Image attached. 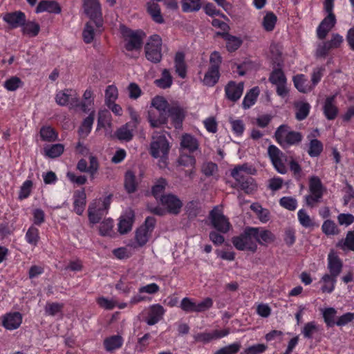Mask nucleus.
I'll return each instance as SVG.
<instances>
[{"instance_id":"obj_1","label":"nucleus","mask_w":354,"mask_h":354,"mask_svg":"<svg viewBox=\"0 0 354 354\" xmlns=\"http://www.w3.org/2000/svg\"><path fill=\"white\" fill-rule=\"evenodd\" d=\"M257 230L254 227H246L243 232L232 238L234 248L239 251L257 252L258 246L256 243Z\"/></svg>"},{"instance_id":"obj_2","label":"nucleus","mask_w":354,"mask_h":354,"mask_svg":"<svg viewBox=\"0 0 354 354\" xmlns=\"http://www.w3.org/2000/svg\"><path fill=\"white\" fill-rule=\"evenodd\" d=\"M274 138L282 148L286 149L299 145L303 140V135L301 132L289 130L286 124H281L277 129Z\"/></svg>"},{"instance_id":"obj_3","label":"nucleus","mask_w":354,"mask_h":354,"mask_svg":"<svg viewBox=\"0 0 354 354\" xmlns=\"http://www.w3.org/2000/svg\"><path fill=\"white\" fill-rule=\"evenodd\" d=\"M155 110H149L148 113V121L152 127H159L167 122V116L165 109L167 102L160 96L155 97L151 102Z\"/></svg>"},{"instance_id":"obj_4","label":"nucleus","mask_w":354,"mask_h":354,"mask_svg":"<svg viewBox=\"0 0 354 354\" xmlns=\"http://www.w3.org/2000/svg\"><path fill=\"white\" fill-rule=\"evenodd\" d=\"M124 48L128 52L140 51L143 45L145 33L140 30H132L125 26L120 27Z\"/></svg>"},{"instance_id":"obj_5","label":"nucleus","mask_w":354,"mask_h":354,"mask_svg":"<svg viewBox=\"0 0 354 354\" xmlns=\"http://www.w3.org/2000/svg\"><path fill=\"white\" fill-rule=\"evenodd\" d=\"M162 38L159 35L150 36L145 46L146 59L153 64L160 63L162 59Z\"/></svg>"},{"instance_id":"obj_6","label":"nucleus","mask_w":354,"mask_h":354,"mask_svg":"<svg viewBox=\"0 0 354 354\" xmlns=\"http://www.w3.org/2000/svg\"><path fill=\"white\" fill-rule=\"evenodd\" d=\"M213 304L214 301L211 297H205L198 303L196 302L194 299L184 297L180 301V308L185 313H199L207 311Z\"/></svg>"},{"instance_id":"obj_7","label":"nucleus","mask_w":354,"mask_h":354,"mask_svg":"<svg viewBox=\"0 0 354 354\" xmlns=\"http://www.w3.org/2000/svg\"><path fill=\"white\" fill-rule=\"evenodd\" d=\"M209 219L212 226L219 233L226 234L232 227L228 218L223 214L222 210L217 206L209 212Z\"/></svg>"},{"instance_id":"obj_8","label":"nucleus","mask_w":354,"mask_h":354,"mask_svg":"<svg viewBox=\"0 0 354 354\" xmlns=\"http://www.w3.org/2000/svg\"><path fill=\"white\" fill-rule=\"evenodd\" d=\"M84 12L90 18V21H93L96 28L100 32L102 31L103 19L101 5L99 0H84Z\"/></svg>"},{"instance_id":"obj_9","label":"nucleus","mask_w":354,"mask_h":354,"mask_svg":"<svg viewBox=\"0 0 354 354\" xmlns=\"http://www.w3.org/2000/svg\"><path fill=\"white\" fill-rule=\"evenodd\" d=\"M156 224V219L153 216H147L145 223L141 225L135 233V239L139 247L144 246L149 239Z\"/></svg>"},{"instance_id":"obj_10","label":"nucleus","mask_w":354,"mask_h":354,"mask_svg":"<svg viewBox=\"0 0 354 354\" xmlns=\"http://www.w3.org/2000/svg\"><path fill=\"white\" fill-rule=\"evenodd\" d=\"M169 150V142L164 135L153 138V141L150 145V153L153 158L165 156L168 154Z\"/></svg>"},{"instance_id":"obj_11","label":"nucleus","mask_w":354,"mask_h":354,"mask_svg":"<svg viewBox=\"0 0 354 354\" xmlns=\"http://www.w3.org/2000/svg\"><path fill=\"white\" fill-rule=\"evenodd\" d=\"M160 202L167 213L174 215L178 214L183 207L181 200L173 194H162L160 198Z\"/></svg>"},{"instance_id":"obj_12","label":"nucleus","mask_w":354,"mask_h":354,"mask_svg":"<svg viewBox=\"0 0 354 354\" xmlns=\"http://www.w3.org/2000/svg\"><path fill=\"white\" fill-rule=\"evenodd\" d=\"M225 97L228 100L236 102L241 97L244 90V82L231 80L225 86Z\"/></svg>"},{"instance_id":"obj_13","label":"nucleus","mask_w":354,"mask_h":354,"mask_svg":"<svg viewBox=\"0 0 354 354\" xmlns=\"http://www.w3.org/2000/svg\"><path fill=\"white\" fill-rule=\"evenodd\" d=\"M268 153L275 169L281 174H286L287 169L281 158L282 151L275 145H271L268 147Z\"/></svg>"},{"instance_id":"obj_14","label":"nucleus","mask_w":354,"mask_h":354,"mask_svg":"<svg viewBox=\"0 0 354 354\" xmlns=\"http://www.w3.org/2000/svg\"><path fill=\"white\" fill-rule=\"evenodd\" d=\"M230 328L214 330L212 333H198L194 335V339L196 342L207 344L213 339H221L226 337L230 334Z\"/></svg>"},{"instance_id":"obj_15","label":"nucleus","mask_w":354,"mask_h":354,"mask_svg":"<svg viewBox=\"0 0 354 354\" xmlns=\"http://www.w3.org/2000/svg\"><path fill=\"white\" fill-rule=\"evenodd\" d=\"M3 20L8 24L10 29H15L24 25L26 16L22 11H15L6 13Z\"/></svg>"},{"instance_id":"obj_16","label":"nucleus","mask_w":354,"mask_h":354,"mask_svg":"<svg viewBox=\"0 0 354 354\" xmlns=\"http://www.w3.org/2000/svg\"><path fill=\"white\" fill-rule=\"evenodd\" d=\"M336 22L337 20L335 15H327L317 28V38L321 40L324 39L328 33L335 26Z\"/></svg>"},{"instance_id":"obj_17","label":"nucleus","mask_w":354,"mask_h":354,"mask_svg":"<svg viewBox=\"0 0 354 354\" xmlns=\"http://www.w3.org/2000/svg\"><path fill=\"white\" fill-rule=\"evenodd\" d=\"M327 261V268L329 271L328 274H331V277H335L337 278L343 268V262L342 259L336 253L331 251L328 254Z\"/></svg>"},{"instance_id":"obj_18","label":"nucleus","mask_w":354,"mask_h":354,"mask_svg":"<svg viewBox=\"0 0 354 354\" xmlns=\"http://www.w3.org/2000/svg\"><path fill=\"white\" fill-rule=\"evenodd\" d=\"M337 95H332L326 97L323 105V113L328 120H333L339 113L338 107L335 104Z\"/></svg>"},{"instance_id":"obj_19","label":"nucleus","mask_w":354,"mask_h":354,"mask_svg":"<svg viewBox=\"0 0 354 354\" xmlns=\"http://www.w3.org/2000/svg\"><path fill=\"white\" fill-rule=\"evenodd\" d=\"M23 317L19 312L6 313L2 320L3 326L10 330L18 328L22 323Z\"/></svg>"},{"instance_id":"obj_20","label":"nucleus","mask_w":354,"mask_h":354,"mask_svg":"<svg viewBox=\"0 0 354 354\" xmlns=\"http://www.w3.org/2000/svg\"><path fill=\"white\" fill-rule=\"evenodd\" d=\"M73 210L79 216H81L86 207V195L85 189L75 190L73 193Z\"/></svg>"},{"instance_id":"obj_21","label":"nucleus","mask_w":354,"mask_h":354,"mask_svg":"<svg viewBox=\"0 0 354 354\" xmlns=\"http://www.w3.org/2000/svg\"><path fill=\"white\" fill-rule=\"evenodd\" d=\"M72 90L65 89L64 91H59L56 93L55 102L60 106H66L70 102L73 106H78V98L77 97H72Z\"/></svg>"},{"instance_id":"obj_22","label":"nucleus","mask_w":354,"mask_h":354,"mask_svg":"<svg viewBox=\"0 0 354 354\" xmlns=\"http://www.w3.org/2000/svg\"><path fill=\"white\" fill-rule=\"evenodd\" d=\"M216 35L222 37L225 41L226 48L230 53L238 50L243 44V40L240 37L232 35L229 32H217Z\"/></svg>"},{"instance_id":"obj_23","label":"nucleus","mask_w":354,"mask_h":354,"mask_svg":"<svg viewBox=\"0 0 354 354\" xmlns=\"http://www.w3.org/2000/svg\"><path fill=\"white\" fill-rule=\"evenodd\" d=\"M165 314V309L160 304H153L150 306L146 317V323L149 326L157 324Z\"/></svg>"},{"instance_id":"obj_24","label":"nucleus","mask_w":354,"mask_h":354,"mask_svg":"<svg viewBox=\"0 0 354 354\" xmlns=\"http://www.w3.org/2000/svg\"><path fill=\"white\" fill-rule=\"evenodd\" d=\"M62 11L59 4L53 0H42L37 6L35 8L36 13H41L48 12L53 14H59Z\"/></svg>"},{"instance_id":"obj_25","label":"nucleus","mask_w":354,"mask_h":354,"mask_svg":"<svg viewBox=\"0 0 354 354\" xmlns=\"http://www.w3.org/2000/svg\"><path fill=\"white\" fill-rule=\"evenodd\" d=\"M174 68L176 73L182 79L187 77V66L185 62V55L182 51H178L174 56Z\"/></svg>"},{"instance_id":"obj_26","label":"nucleus","mask_w":354,"mask_h":354,"mask_svg":"<svg viewBox=\"0 0 354 354\" xmlns=\"http://www.w3.org/2000/svg\"><path fill=\"white\" fill-rule=\"evenodd\" d=\"M124 339L120 335H113L106 337L103 341V346L106 351L113 353L122 348Z\"/></svg>"},{"instance_id":"obj_27","label":"nucleus","mask_w":354,"mask_h":354,"mask_svg":"<svg viewBox=\"0 0 354 354\" xmlns=\"http://www.w3.org/2000/svg\"><path fill=\"white\" fill-rule=\"evenodd\" d=\"M234 179L238 183L239 189L247 194H252L257 189L254 179L250 176H240Z\"/></svg>"},{"instance_id":"obj_28","label":"nucleus","mask_w":354,"mask_h":354,"mask_svg":"<svg viewBox=\"0 0 354 354\" xmlns=\"http://www.w3.org/2000/svg\"><path fill=\"white\" fill-rule=\"evenodd\" d=\"M199 147L198 140L189 133H184L180 139V147L184 150H187L189 153L196 151Z\"/></svg>"},{"instance_id":"obj_29","label":"nucleus","mask_w":354,"mask_h":354,"mask_svg":"<svg viewBox=\"0 0 354 354\" xmlns=\"http://www.w3.org/2000/svg\"><path fill=\"white\" fill-rule=\"evenodd\" d=\"M134 222V213L130 212L121 216L118 223V231L120 234H127L131 230Z\"/></svg>"},{"instance_id":"obj_30","label":"nucleus","mask_w":354,"mask_h":354,"mask_svg":"<svg viewBox=\"0 0 354 354\" xmlns=\"http://www.w3.org/2000/svg\"><path fill=\"white\" fill-rule=\"evenodd\" d=\"M294 107L295 109V118L298 121L305 120L308 116L311 109L308 102L303 101L295 102Z\"/></svg>"},{"instance_id":"obj_31","label":"nucleus","mask_w":354,"mask_h":354,"mask_svg":"<svg viewBox=\"0 0 354 354\" xmlns=\"http://www.w3.org/2000/svg\"><path fill=\"white\" fill-rule=\"evenodd\" d=\"M311 135L308 136L309 140L307 153L311 158L319 157L324 150L323 143L317 138L310 139Z\"/></svg>"},{"instance_id":"obj_32","label":"nucleus","mask_w":354,"mask_h":354,"mask_svg":"<svg viewBox=\"0 0 354 354\" xmlns=\"http://www.w3.org/2000/svg\"><path fill=\"white\" fill-rule=\"evenodd\" d=\"M171 120L176 129H180L182 127L185 115L183 110L177 106H173L168 110V115Z\"/></svg>"},{"instance_id":"obj_33","label":"nucleus","mask_w":354,"mask_h":354,"mask_svg":"<svg viewBox=\"0 0 354 354\" xmlns=\"http://www.w3.org/2000/svg\"><path fill=\"white\" fill-rule=\"evenodd\" d=\"M260 90L258 86H254L250 89L244 96L242 102V107L243 109H248L252 106L257 102L259 95Z\"/></svg>"},{"instance_id":"obj_34","label":"nucleus","mask_w":354,"mask_h":354,"mask_svg":"<svg viewBox=\"0 0 354 354\" xmlns=\"http://www.w3.org/2000/svg\"><path fill=\"white\" fill-rule=\"evenodd\" d=\"M254 228L257 230V236L255 237L257 244L265 245L274 241L275 236L270 230L257 227Z\"/></svg>"},{"instance_id":"obj_35","label":"nucleus","mask_w":354,"mask_h":354,"mask_svg":"<svg viewBox=\"0 0 354 354\" xmlns=\"http://www.w3.org/2000/svg\"><path fill=\"white\" fill-rule=\"evenodd\" d=\"M95 120V111L92 110L88 116L84 119L79 130L78 133L81 137H86L91 133Z\"/></svg>"},{"instance_id":"obj_36","label":"nucleus","mask_w":354,"mask_h":354,"mask_svg":"<svg viewBox=\"0 0 354 354\" xmlns=\"http://www.w3.org/2000/svg\"><path fill=\"white\" fill-rule=\"evenodd\" d=\"M220 77L221 73L219 70L208 68L203 80V84L209 87H212L218 82Z\"/></svg>"},{"instance_id":"obj_37","label":"nucleus","mask_w":354,"mask_h":354,"mask_svg":"<svg viewBox=\"0 0 354 354\" xmlns=\"http://www.w3.org/2000/svg\"><path fill=\"white\" fill-rule=\"evenodd\" d=\"M95 31L100 32L93 21H89L85 24L82 32V38L86 44H91L93 41Z\"/></svg>"},{"instance_id":"obj_38","label":"nucleus","mask_w":354,"mask_h":354,"mask_svg":"<svg viewBox=\"0 0 354 354\" xmlns=\"http://www.w3.org/2000/svg\"><path fill=\"white\" fill-rule=\"evenodd\" d=\"M294 86L301 93H306L313 89L312 86L308 85V80L305 75L297 74L292 78Z\"/></svg>"},{"instance_id":"obj_39","label":"nucleus","mask_w":354,"mask_h":354,"mask_svg":"<svg viewBox=\"0 0 354 354\" xmlns=\"http://www.w3.org/2000/svg\"><path fill=\"white\" fill-rule=\"evenodd\" d=\"M254 171V169L248 163L238 165L232 169L231 176L233 178H240V176H250V174H253V171Z\"/></svg>"},{"instance_id":"obj_40","label":"nucleus","mask_w":354,"mask_h":354,"mask_svg":"<svg viewBox=\"0 0 354 354\" xmlns=\"http://www.w3.org/2000/svg\"><path fill=\"white\" fill-rule=\"evenodd\" d=\"M124 189L129 194H133L137 190L138 183L136 177L132 171H127L124 175Z\"/></svg>"},{"instance_id":"obj_41","label":"nucleus","mask_w":354,"mask_h":354,"mask_svg":"<svg viewBox=\"0 0 354 354\" xmlns=\"http://www.w3.org/2000/svg\"><path fill=\"white\" fill-rule=\"evenodd\" d=\"M105 214L101 207H97L95 203L91 204L88 209L89 221L93 224L98 223Z\"/></svg>"},{"instance_id":"obj_42","label":"nucleus","mask_w":354,"mask_h":354,"mask_svg":"<svg viewBox=\"0 0 354 354\" xmlns=\"http://www.w3.org/2000/svg\"><path fill=\"white\" fill-rule=\"evenodd\" d=\"M277 22V15L272 11H268L266 13L262 21V27L266 32H272Z\"/></svg>"},{"instance_id":"obj_43","label":"nucleus","mask_w":354,"mask_h":354,"mask_svg":"<svg viewBox=\"0 0 354 354\" xmlns=\"http://www.w3.org/2000/svg\"><path fill=\"white\" fill-rule=\"evenodd\" d=\"M147 10L155 22L158 24H162L164 22L160 6L157 3L148 2L147 3Z\"/></svg>"},{"instance_id":"obj_44","label":"nucleus","mask_w":354,"mask_h":354,"mask_svg":"<svg viewBox=\"0 0 354 354\" xmlns=\"http://www.w3.org/2000/svg\"><path fill=\"white\" fill-rule=\"evenodd\" d=\"M321 282L324 283L321 288L322 291L323 292L331 293L335 290L337 277H331V274L326 273L322 276Z\"/></svg>"},{"instance_id":"obj_45","label":"nucleus","mask_w":354,"mask_h":354,"mask_svg":"<svg viewBox=\"0 0 354 354\" xmlns=\"http://www.w3.org/2000/svg\"><path fill=\"white\" fill-rule=\"evenodd\" d=\"M156 86L166 89L170 88L173 83V79L168 69L165 68L162 71L161 77L154 81Z\"/></svg>"},{"instance_id":"obj_46","label":"nucleus","mask_w":354,"mask_h":354,"mask_svg":"<svg viewBox=\"0 0 354 354\" xmlns=\"http://www.w3.org/2000/svg\"><path fill=\"white\" fill-rule=\"evenodd\" d=\"M131 123H127L116 131L115 136L118 140L130 141L133 138L134 129L131 127Z\"/></svg>"},{"instance_id":"obj_47","label":"nucleus","mask_w":354,"mask_h":354,"mask_svg":"<svg viewBox=\"0 0 354 354\" xmlns=\"http://www.w3.org/2000/svg\"><path fill=\"white\" fill-rule=\"evenodd\" d=\"M39 230L34 225H31L28 229L26 235L25 240L30 245L36 247L39 241Z\"/></svg>"},{"instance_id":"obj_48","label":"nucleus","mask_w":354,"mask_h":354,"mask_svg":"<svg viewBox=\"0 0 354 354\" xmlns=\"http://www.w3.org/2000/svg\"><path fill=\"white\" fill-rule=\"evenodd\" d=\"M39 133L41 140L46 142H54L58 137L57 132L50 126L42 127Z\"/></svg>"},{"instance_id":"obj_49","label":"nucleus","mask_w":354,"mask_h":354,"mask_svg":"<svg viewBox=\"0 0 354 354\" xmlns=\"http://www.w3.org/2000/svg\"><path fill=\"white\" fill-rule=\"evenodd\" d=\"M309 191L310 194L324 195V186L318 176H313L309 178Z\"/></svg>"},{"instance_id":"obj_50","label":"nucleus","mask_w":354,"mask_h":354,"mask_svg":"<svg viewBox=\"0 0 354 354\" xmlns=\"http://www.w3.org/2000/svg\"><path fill=\"white\" fill-rule=\"evenodd\" d=\"M167 185V181L164 178H158L151 187V194L156 199H160L162 194L165 190Z\"/></svg>"},{"instance_id":"obj_51","label":"nucleus","mask_w":354,"mask_h":354,"mask_svg":"<svg viewBox=\"0 0 354 354\" xmlns=\"http://www.w3.org/2000/svg\"><path fill=\"white\" fill-rule=\"evenodd\" d=\"M269 82L277 85L281 83H287V78L281 68H274L270 73Z\"/></svg>"},{"instance_id":"obj_52","label":"nucleus","mask_w":354,"mask_h":354,"mask_svg":"<svg viewBox=\"0 0 354 354\" xmlns=\"http://www.w3.org/2000/svg\"><path fill=\"white\" fill-rule=\"evenodd\" d=\"M64 150V147L62 144H54L44 148L45 156L50 158H55L60 156Z\"/></svg>"},{"instance_id":"obj_53","label":"nucleus","mask_w":354,"mask_h":354,"mask_svg":"<svg viewBox=\"0 0 354 354\" xmlns=\"http://www.w3.org/2000/svg\"><path fill=\"white\" fill-rule=\"evenodd\" d=\"M3 86L8 91H15L23 87L24 82L19 77L12 76L3 82Z\"/></svg>"},{"instance_id":"obj_54","label":"nucleus","mask_w":354,"mask_h":354,"mask_svg":"<svg viewBox=\"0 0 354 354\" xmlns=\"http://www.w3.org/2000/svg\"><path fill=\"white\" fill-rule=\"evenodd\" d=\"M22 32L24 35H28L30 37L37 36L40 30L39 25L32 21L25 22L24 25L21 26Z\"/></svg>"},{"instance_id":"obj_55","label":"nucleus","mask_w":354,"mask_h":354,"mask_svg":"<svg viewBox=\"0 0 354 354\" xmlns=\"http://www.w3.org/2000/svg\"><path fill=\"white\" fill-rule=\"evenodd\" d=\"M201 6V0H182V10L184 12H197Z\"/></svg>"},{"instance_id":"obj_56","label":"nucleus","mask_w":354,"mask_h":354,"mask_svg":"<svg viewBox=\"0 0 354 354\" xmlns=\"http://www.w3.org/2000/svg\"><path fill=\"white\" fill-rule=\"evenodd\" d=\"M336 313L337 310L332 307L326 308L323 311V318L327 327H333L336 324L334 320Z\"/></svg>"},{"instance_id":"obj_57","label":"nucleus","mask_w":354,"mask_h":354,"mask_svg":"<svg viewBox=\"0 0 354 354\" xmlns=\"http://www.w3.org/2000/svg\"><path fill=\"white\" fill-rule=\"evenodd\" d=\"M279 203L282 207L289 211H295L297 207V201L292 196H283Z\"/></svg>"},{"instance_id":"obj_58","label":"nucleus","mask_w":354,"mask_h":354,"mask_svg":"<svg viewBox=\"0 0 354 354\" xmlns=\"http://www.w3.org/2000/svg\"><path fill=\"white\" fill-rule=\"evenodd\" d=\"M297 217L299 223L304 227H311L314 226V223L306 210L301 209L297 212Z\"/></svg>"},{"instance_id":"obj_59","label":"nucleus","mask_w":354,"mask_h":354,"mask_svg":"<svg viewBox=\"0 0 354 354\" xmlns=\"http://www.w3.org/2000/svg\"><path fill=\"white\" fill-rule=\"evenodd\" d=\"M241 347L240 342H234L230 345L222 347L217 350L214 354H236Z\"/></svg>"},{"instance_id":"obj_60","label":"nucleus","mask_w":354,"mask_h":354,"mask_svg":"<svg viewBox=\"0 0 354 354\" xmlns=\"http://www.w3.org/2000/svg\"><path fill=\"white\" fill-rule=\"evenodd\" d=\"M322 232L327 236L335 235L338 233L336 224L332 220H326L322 226Z\"/></svg>"},{"instance_id":"obj_61","label":"nucleus","mask_w":354,"mask_h":354,"mask_svg":"<svg viewBox=\"0 0 354 354\" xmlns=\"http://www.w3.org/2000/svg\"><path fill=\"white\" fill-rule=\"evenodd\" d=\"M268 349L264 344H257L245 348L241 354H263Z\"/></svg>"},{"instance_id":"obj_62","label":"nucleus","mask_w":354,"mask_h":354,"mask_svg":"<svg viewBox=\"0 0 354 354\" xmlns=\"http://www.w3.org/2000/svg\"><path fill=\"white\" fill-rule=\"evenodd\" d=\"M63 308H64V304L62 303H57V302L47 303L45 306V312H46V314H47L48 315L55 316L57 313H61L62 311Z\"/></svg>"},{"instance_id":"obj_63","label":"nucleus","mask_w":354,"mask_h":354,"mask_svg":"<svg viewBox=\"0 0 354 354\" xmlns=\"http://www.w3.org/2000/svg\"><path fill=\"white\" fill-rule=\"evenodd\" d=\"M318 330L319 328L315 322H309L304 325L301 333L304 337L307 339H312L313 333Z\"/></svg>"},{"instance_id":"obj_64","label":"nucleus","mask_w":354,"mask_h":354,"mask_svg":"<svg viewBox=\"0 0 354 354\" xmlns=\"http://www.w3.org/2000/svg\"><path fill=\"white\" fill-rule=\"evenodd\" d=\"M118 96V91L115 86L109 85L105 90V103L109 104L116 100Z\"/></svg>"}]
</instances>
